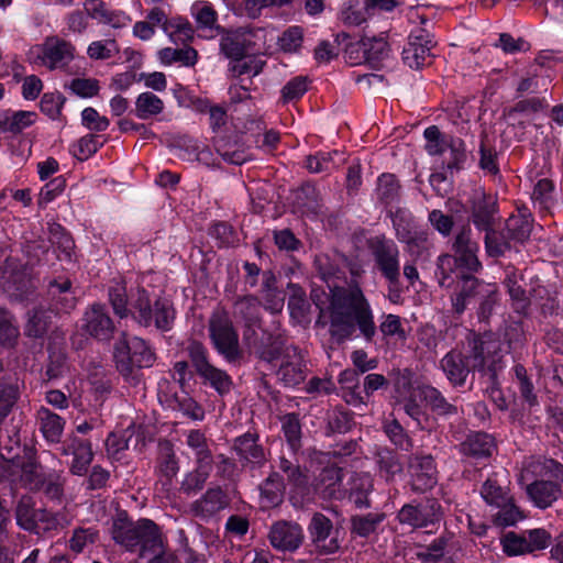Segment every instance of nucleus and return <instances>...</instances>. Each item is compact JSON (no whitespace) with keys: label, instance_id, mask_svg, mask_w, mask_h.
<instances>
[{"label":"nucleus","instance_id":"32","mask_svg":"<svg viewBox=\"0 0 563 563\" xmlns=\"http://www.w3.org/2000/svg\"><path fill=\"white\" fill-rule=\"evenodd\" d=\"M37 419L44 438L49 442H58L64 431L65 420L45 407L37 410Z\"/></svg>","mask_w":563,"mask_h":563},{"label":"nucleus","instance_id":"1","mask_svg":"<svg viewBox=\"0 0 563 563\" xmlns=\"http://www.w3.org/2000/svg\"><path fill=\"white\" fill-rule=\"evenodd\" d=\"M311 300L323 311L322 305L330 302V333L338 342L350 339L358 328L366 341H372L376 333L371 305L358 285L336 287L329 296L319 289L311 290Z\"/></svg>","mask_w":563,"mask_h":563},{"label":"nucleus","instance_id":"12","mask_svg":"<svg viewBox=\"0 0 563 563\" xmlns=\"http://www.w3.org/2000/svg\"><path fill=\"white\" fill-rule=\"evenodd\" d=\"M368 249L378 271L386 280H398L400 277V262L397 244L385 236H375L368 241Z\"/></svg>","mask_w":563,"mask_h":563},{"label":"nucleus","instance_id":"4","mask_svg":"<svg viewBox=\"0 0 563 563\" xmlns=\"http://www.w3.org/2000/svg\"><path fill=\"white\" fill-rule=\"evenodd\" d=\"M1 475L9 482L31 490H41L52 500H60L64 495L65 478L60 472L44 473L35 460L13 452V446L0 442Z\"/></svg>","mask_w":563,"mask_h":563},{"label":"nucleus","instance_id":"63","mask_svg":"<svg viewBox=\"0 0 563 563\" xmlns=\"http://www.w3.org/2000/svg\"><path fill=\"white\" fill-rule=\"evenodd\" d=\"M99 532L96 528H78L74 530L69 539V548L76 553H80L85 548L98 540Z\"/></svg>","mask_w":563,"mask_h":563},{"label":"nucleus","instance_id":"57","mask_svg":"<svg viewBox=\"0 0 563 563\" xmlns=\"http://www.w3.org/2000/svg\"><path fill=\"white\" fill-rule=\"evenodd\" d=\"M290 317L299 324L310 322L309 303L301 289L296 290L288 300Z\"/></svg>","mask_w":563,"mask_h":563},{"label":"nucleus","instance_id":"6","mask_svg":"<svg viewBox=\"0 0 563 563\" xmlns=\"http://www.w3.org/2000/svg\"><path fill=\"white\" fill-rule=\"evenodd\" d=\"M519 482L536 508H550L562 496L563 464L547 456H529L522 462Z\"/></svg>","mask_w":563,"mask_h":563},{"label":"nucleus","instance_id":"31","mask_svg":"<svg viewBox=\"0 0 563 563\" xmlns=\"http://www.w3.org/2000/svg\"><path fill=\"white\" fill-rule=\"evenodd\" d=\"M497 213V207L495 201L490 199L481 198L473 207L472 221L477 230L488 231L494 230L495 216Z\"/></svg>","mask_w":563,"mask_h":563},{"label":"nucleus","instance_id":"18","mask_svg":"<svg viewBox=\"0 0 563 563\" xmlns=\"http://www.w3.org/2000/svg\"><path fill=\"white\" fill-rule=\"evenodd\" d=\"M260 310V301L254 296L242 297L234 303V317L243 321L247 341L255 339L256 329L261 328Z\"/></svg>","mask_w":563,"mask_h":563},{"label":"nucleus","instance_id":"10","mask_svg":"<svg viewBox=\"0 0 563 563\" xmlns=\"http://www.w3.org/2000/svg\"><path fill=\"white\" fill-rule=\"evenodd\" d=\"M75 47L58 36H48L42 44L34 45L29 52L31 62L51 70L64 68L74 59Z\"/></svg>","mask_w":563,"mask_h":563},{"label":"nucleus","instance_id":"56","mask_svg":"<svg viewBox=\"0 0 563 563\" xmlns=\"http://www.w3.org/2000/svg\"><path fill=\"white\" fill-rule=\"evenodd\" d=\"M19 334V327L13 316L8 310L0 308V343L5 346H13Z\"/></svg>","mask_w":563,"mask_h":563},{"label":"nucleus","instance_id":"29","mask_svg":"<svg viewBox=\"0 0 563 563\" xmlns=\"http://www.w3.org/2000/svg\"><path fill=\"white\" fill-rule=\"evenodd\" d=\"M70 289L71 283L69 279L51 282L48 291L54 299L52 305L56 312H69L76 307V298Z\"/></svg>","mask_w":563,"mask_h":563},{"label":"nucleus","instance_id":"25","mask_svg":"<svg viewBox=\"0 0 563 563\" xmlns=\"http://www.w3.org/2000/svg\"><path fill=\"white\" fill-rule=\"evenodd\" d=\"M432 43L427 35L410 36L409 42L402 49V60L410 68H420L430 56Z\"/></svg>","mask_w":563,"mask_h":563},{"label":"nucleus","instance_id":"9","mask_svg":"<svg viewBox=\"0 0 563 563\" xmlns=\"http://www.w3.org/2000/svg\"><path fill=\"white\" fill-rule=\"evenodd\" d=\"M455 255L444 254L438 258L437 277L441 287H451L454 277L461 278L464 271L475 273L482 264L477 257L478 250H454Z\"/></svg>","mask_w":563,"mask_h":563},{"label":"nucleus","instance_id":"48","mask_svg":"<svg viewBox=\"0 0 563 563\" xmlns=\"http://www.w3.org/2000/svg\"><path fill=\"white\" fill-rule=\"evenodd\" d=\"M498 512L494 516V523L498 527H510L525 519L523 512L515 504L512 496L508 498L505 505H497Z\"/></svg>","mask_w":563,"mask_h":563},{"label":"nucleus","instance_id":"15","mask_svg":"<svg viewBox=\"0 0 563 563\" xmlns=\"http://www.w3.org/2000/svg\"><path fill=\"white\" fill-rule=\"evenodd\" d=\"M268 538L276 550L295 551L302 542L303 532L299 525L282 520L271 527Z\"/></svg>","mask_w":563,"mask_h":563},{"label":"nucleus","instance_id":"34","mask_svg":"<svg viewBox=\"0 0 563 563\" xmlns=\"http://www.w3.org/2000/svg\"><path fill=\"white\" fill-rule=\"evenodd\" d=\"M162 65L170 66L178 63L185 67H192L198 62V52L189 46L183 48L164 47L157 52Z\"/></svg>","mask_w":563,"mask_h":563},{"label":"nucleus","instance_id":"14","mask_svg":"<svg viewBox=\"0 0 563 563\" xmlns=\"http://www.w3.org/2000/svg\"><path fill=\"white\" fill-rule=\"evenodd\" d=\"M84 9L92 20L114 30L128 27L132 22L124 10L112 8L102 0H86Z\"/></svg>","mask_w":563,"mask_h":563},{"label":"nucleus","instance_id":"44","mask_svg":"<svg viewBox=\"0 0 563 563\" xmlns=\"http://www.w3.org/2000/svg\"><path fill=\"white\" fill-rule=\"evenodd\" d=\"M366 64L378 68L379 64L388 57L389 45L384 37H364Z\"/></svg>","mask_w":563,"mask_h":563},{"label":"nucleus","instance_id":"41","mask_svg":"<svg viewBox=\"0 0 563 563\" xmlns=\"http://www.w3.org/2000/svg\"><path fill=\"white\" fill-rule=\"evenodd\" d=\"M514 247H516V244H514L505 231L492 230L485 235V250L490 257H500Z\"/></svg>","mask_w":563,"mask_h":563},{"label":"nucleus","instance_id":"3","mask_svg":"<svg viewBox=\"0 0 563 563\" xmlns=\"http://www.w3.org/2000/svg\"><path fill=\"white\" fill-rule=\"evenodd\" d=\"M108 297L114 314L121 319L131 316L140 325H155L161 331H168L173 327L175 310L170 301L158 298L152 305L144 288H137L128 296L125 284L114 282L109 286Z\"/></svg>","mask_w":563,"mask_h":563},{"label":"nucleus","instance_id":"61","mask_svg":"<svg viewBox=\"0 0 563 563\" xmlns=\"http://www.w3.org/2000/svg\"><path fill=\"white\" fill-rule=\"evenodd\" d=\"M503 551L509 556L529 553L525 532H508L500 540Z\"/></svg>","mask_w":563,"mask_h":563},{"label":"nucleus","instance_id":"55","mask_svg":"<svg viewBox=\"0 0 563 563\" xmlns=\"http://www.w3.org/2000/svg\"><path fill=\"white\" fill-rule=\"evenodd\" d=\"M214 147L218 154L230 164L242 165L251 159V154L238 143H234V151H229L225 140L217 139Z\"/></svg>","mask_w":563,"mask_h":563},{"label":"nucleus","instance_id":"51","mask_svg":"<svg viewBox=\"0 0 563 563\" xmlns=\"http://www.w3.org/2000/svg\"><path fill=\"white\" fill-rule=\"evenodd\" d=\"M401 243L406 244L408 253L416 260L427 257L432 246L429 233L422 229L415 231V234H410Z\"/></svg>","mask_w":563,"mask_h":563},{"label":"nucleus","instance_id":"26","mask_svg":"<svg viewBox=\"0 0 563 563\" xmlns=\"http://www.w3.org/2000/svg\"><path fill=\"white\" fill-rule=\"evenodd\" d=\"M220 51L229 59L240 60L246 54V38L240 31H224L220 32Z\"/></svg>","mask_w":563,"mask_h":563},{"label":"nucleus","instance_id":"11","mask_svg":"<svg viewBox=\"0 0 563 563\" xmlns=\"http://www.w3.org/2000/svg\"><path fill=\"white\" fill-rule=\"evenodd\" d=\"M208 330L216 351L228 362L238 360L239 335L231 320L223 313H214L209 320Z\"/></svg>","mask_w":563,"mask_h":563},{"label":"nucleus","instance_id":"43","mask_svg":"<svg viewBox=\"0 0 563 563\" xmlns=\"http://www.w3.org/2000/svg\"><path fill=\"white\" fill-rule=\"evenodd\" d=\"M373 489V479L367 473H357L351 478L350 496L360 508L367 507V494Z\"/></svg>","mask_w":563,"mask_h":563},{"label":"nucleus","instance_id":"45","mask_svg":"<svg viewBox=\"0 0 563 563\" xmlns=\"http://www.w3.org/2000/svg\"><path fill=\"white\" fill-rule=\"evenodd\" d=\"M424 404L439 416H452L457 413V408L448 402L443 395L434 387L424 386Z\"/></svg>","mask_w":563,"mask_h":563},{"label":"nucleus","instance_id":"33","mask_svg":"<svg viewBox=\"0 0 563 563\" xmlns=\"http://www.w3.org/2000/svg\"><path fill=\"white\" fill-rule=\"evenodd\" d=\"M532 218L530 214L518 213L508 218L505 232L514 244H523L532 231Z\"/></svg>","mask_w":563,"mask_h":563},{"label":"nucleus","instance_id":"30","mask_svg":"<svg viewBox=\"0 0 563 563\" xmlns=\"http://www.w3.org/2000/svg\"><path fill=\"white\" fill-rule=\"evenodd\" d=\"M70 289L71 283L69 279L51 282L48 291L54 299L52 305L56 312H69L76 307V298Z\"/></svg>","mask_w":563,"mask_h":563},{"label":"nucleus","instance_id":"17","mask_svg":"<svg viewBox=\"0 0 563 563\" xmlns=\"http://www.w3.org/2000/svg\"><path fill=\"white\" fill-rule=\"evenodd\" d=\"M190 14L201 37L211 40L222 32V27L218 24V13L210 2H194L190 7Z\"/></svg>","mask_w":563,"mask_h":563},{"label":"nucleus","instance_id":"46","mask_svg":"<svg viewBox=\"0 0 563 563\" xmlns=\"http://www.w3.org/2000/svg\"><path fill=\"white\" fill-rule=\"evenodd\" d=\"M391 221L399 242H402L405 239L408 240L410 234H415V231L420 229L412 214L405 209H397L393 212Z\"/></svg>","mask_w":563,"mask_h":563},{"label":"nucleus","instance_id":"27","mask_svg":"<svg viewBox=\"0 0 563 563\" xmlns=\"http://www.w3.org/2000/svg\"><path fill=\"white\" fill-rule=\"evenodd\" d=\"M495 449L493 437L485 432H475L467 437L461 444V452L472 457L490 456Z\"/></svg>","mask_w":563,"mask_h":563},{"label":"nucleus","instance_id":"23","mask_svg":"<svg viewBox=\"0 0 563 563\" xmlns=\"http://www.w3.org/2000/svg\"><path fill=\"white\" fill-rule=\"evenodd\" d=\"M309 529L321 553L331 554L338 551V540L334 538L328 540L332 530V523L324 515L316 514L311 519Z\"/></svg>","mask_w":563,"mask_h":563},{"label":"nucleus","instance_id":"21","mask_svg":"<svg viewBox=\"0 0 563 563\" xmlns=\"http://www.w3.org/2000/svg\"><path fill=\"white\" fill-rule=\"evenodd\" d=\"M229 505L225 493L220 487L209 488L199 499L191 505V511L196 517L209 519L227 508Z\"/></svg>","mask_w":563,"mask_h":563},{"label":"nucleus","instance_id":"19","mask_svg":"<svg viewBox=\"0 0 563 563\" xmlns=\"http://www.w3.org/2000/svg\"><path fill=\"white\" fill-rule=\"evenodd\" d=\"M439 508L435 501L418 506L405 505L398 514V519L413 528H424L440 519Z\"/></svg>","mask_w":563,"mask_h":563},{"label":"nucleus","instance_id":"8","mask_svg":"<svg viewBox=\"0 0 563 563\" xmlns=\"http://www.w3.org/2000/svg\"><path fill=\"white\" fill-rule=\"evenodd\" d=\"M113 357L117 369L126 379L135 368H147L155 362V353L143 339L125 334L115 342Z\"/></svg>","mask_w":563,"mask_h":563},{"label":"nucleus","instance_id":"54","mask_svg":"<svg viewBox=\"0 0 563 563\" xmlns=\"http://www.w3.org/2000/svg\"><path fill=\"white\" fill-rule=\"evenodd\" d=\"M186 443L195 451L197 464H212V455L206 435L200 430H190Z\"/></svg>","mask_w":563,"mask_h":563},{"label":"nucleus","instance_id":"60","mask_svg":"<svg viewBox=\"0 0 563 563\" xmlns=\"http://www.w3.org/2000/svg\"><path fill=\"white\" fill-rule=\"evenodd\" d=\"M51 242L56 246V256L60 261H71L75 243L70 235L62 230L59 225L56 227V232L53 233Z\"/></svg>","mask_w":563,"mask_h":563},{"label":"nucleus","instance_id":"22","mask_svg":"<svg viewBox=\"0 0 563 563\" xmlns=\"http://www.w3.org/2000/svg\"><path fill=\"white\" fill-rule=\"evenodd\" d=\"M342 479L343 470L335 464L328 465L319 474L314 483V490L324 498L339 499L344 495Z\"/></svg>","mask_w":563,"mask_h":563},{"label":"nucleus","instance_id":"42","mask_svg":"<svg viewBox=\"0 0 563 563\" xmlns=\"http://www.w3.org/2000/svg\"><path fill=\"white\" fill-rule=\"evenodd\" d=\"M40 509L35 508V501L31 496H22L15 507V519L20 528L25 531H30L35 526L34 519L36 518Z\"/></svg>","mask_w":563,"mask_h":563},{"label":"nucleus","instance_id":"50","mask_svg":"<svg viewBox=\"0 0 563 563\" xmlns=\"http://www.w3.org/2000/svg\"><path fill=\"white\" fill-rule=\"evenodd\" d=\"M423 136L426 139L424 148L429 155L438 156L446 153L451 135L441 133L437 125H430L424 130Z\"/></svg>","mask_w":563,"mask_h":563},{"label":"nucleus","instance_id":"39","mask_svg":"<svg viewBox=\"0 0 563 563\" xmlns=\"http://www.w3.org/2000/svg\"><path fill=\"white\" fill-rule=\"evenodd\" d=\"M276 280L273 275H265L262 285V298L264 308L273 313L280 312L284 307V295L275 286Z\"/></svg>","mask_w":563,"mask_h":563},{"label":"nucleus","instance_id":"7","mask_svg":"<svg viewBox=\"0 0 563 563\" xmlns=\"http://www.w3.org/2000/svg\"><path fill=\"white\" fill-rule=\"evenodd\" d=\"M260 357L277 366V378L286 387L301 384L307 376V361L302 350L295 345L280 346L276 343L263 347Z\"/></svg>","mask_w":563,"mask_h":563},{"label":"nucleus","instance_id":"53","mask_svg":"<svg viewBox=\"0 0 563 563\" xmlns=\"http://www.w3.org/2000/svg\"><path fill=\"white\" fill-rule=\"evenodd\" d=\"M119 52L120 47L114 38L93 41L87 47L88 57L95 60L110 59Z\"/></svg>","mask_w":563,"mask_h":563},{"label":"nucleus","instance_id":"58","mask_svg":"<svg viewBox=\"0 0 563 563\" xmlns=\"http://www.w3.org/2000/svg\"><path fill=\"white\" fill-rule=\"evenodd\" d=\"M424 386L411 387L408 396L402 398L404 409L406 413L413 420L419 421L422 416V404L424 402Z\"/></svg>","mask_w":563,"mask_h":563},{"label":"nucleus","instance_id":"28","mask_svg":"<svg viewBox=\"0 0 563 563\" xmlns=\"http://www.w3.org/2000/svg\"><path fill=\"white\" fill-rule=\"evenodd\" d=\"M261 503L264 507L278 506L284 497L285 483L277 472H272L260 487Z\"/></svg>","mask_w":563,"mask_h":563},{"label":"nucleus","instance_id":"62","mask_svg":"<svg viewBox=\"0 0 563 563\" xmlns=\"http://www.w3.org/2000/svg\"><path fill=\"white\" fill-rule=\"evenodd\" d=\"M377 196L385 202L389 203L398 197L399 184L395 175L383 174L378 177L377 181Z\"/></svg>","mask_w":563,"mask_h":563},{"label":"nucleus","instance_id":"36","mask_svg":"<svg viewBox=\"0 0 563 563\" xmlns=\"http://www.w3.org/2000/svg\"><path fill=\"white\" fill-rule=\"evenodd\" d=\"M164 33L174 44L185 45L188 42L192 41L195 30L191 23L188 21V19L176 15L170 16V20L167 23Z\"/></svg>","mask_w":563,"mask_h":563},{"label":"nucleus","instance_id":"59","mask_svg":"<svg viewBox=\"0 0 563 563\" xmlns=\"http://www.w3.org/2000/svg\"><path fill=\"white\" fill-rule=\"evenodd\" d=\"M283 433L292 450L300 444L301 424L297 413H287L282 418Z\"/></svg>","mask_w":563,"mask_h":563},{"label":"nucleus","instance_id":"40","mask_svg":"<svg viewBox=\"0 0 563 563\" xmlns=\"http://www.w3.org/2000/svg\"><path fill=\"white\" fill-rule=\"evenodd\" d=\"M205 383H208L219 395H225L230 393L232 388V378L230 375L220 369L212 364L205 368L201 373L198 374Z\"/></svg>","mask_w":563,"mask_h":563},{"label":"nucleus","instance_id":"64","mask_svg":"<svg viewBox=\"0 0 563 563\" xmlns=\"http://www.w3.org/2000/svg\"><path fill=\"white\" fill-rule=\"evenodd\" d=\"M384 431L388 439L399 449L401 450H410L411 449V440L406 433L402 426L396 420L393 419L390 421H386L384 423Z\"/></svg>","mask_w":563,"mask_h":563},{"label":"nucleus","instance_id":"47","mask_svg":"<svg viewBox=\"0 0 563 563\" xmlns=\"http://www.w3.org/2000/svg\"><path fill=\"white\" fill-rule=\"evenodd\" d=\"M378 329L384 339H395L405 341L407 332L402 319L394 313H383L380 317Z\"/></svg>","mask_w":563,"mask_h":563},{"label":"nucleus","instance_id":"2","mask_svg":"<svg viewBox=\"0 0 563 563\" xmlns=\"http://www.w3.org/2000/svg\"><path fill=\"white\" fill-rule=\"evenodd\" d=\"M111 536L115 543L135 553L146 563H177L176 555L165 544L157 525L150 519L133 522L126 512L117 515L112 521Z\"/></svg>","mask_w":563,"mask_h":563},{"label":"nucleus","instance_id":"16","mask_svg":"<svg viewBox=\"0 0 563 563\" xmlns=\"http://www.w3.org/2000/svg\"><path fill=\"white\" fill-rule=\"evenodd\" d=\"M84 328L87 333L98 340H110L115 329L106 307L100 303H95L86 310Z\"/></svg>","mask_w":563,"mask_h":563},{"label":"nucleus","instance_id":"20","mask_svg":"<svg viewBox=\"0 0 563 563\" xmlns=\"http://www.w3.org/2000/svg\"><path fill=\"white\" fill-rule=\"evenodd\" d=\"M64 455H73L69 471L77 476L86 475L89 465L93 460L91 443L78 438H71L63 446Z\"/></svg>","mask_w":563,"mask_h":563},{"label":"nucleus","instance_id":"35","mask_svg":"<svg viewBox=\"0 0 563 563\" xmlns=\"http://www.w3.org/2000/svg\"><path fill=\"white\" fill-rule=\"evenodd\" d=\"M481 496L485 503L492 507L505 505L508 498L511 497L508 488L501 485L496 473L483 483Z\"/></svg>","mask_w":563,"mask_h":563},{"label":"nucleus","instance_id":"37","mask_svg":"<svg viewBox=\"0 0 563 563\" xmlns=\"http://www.w3.org/2000/svg\"><path fill=\"white\" fill-rule=\"evenodd\" d=\"M462 286L457 294L452 297V306L456 313L461 314L466 309L471 298L478 295V288L482 286L478 279L470 275H462Z\"/></svg>","mask_w":563,"mask_h":563},{"label":"nucleus","instance_id":"38","mask_svg":"<svg viewBox=\"0 0 563 563\" xmlns=\"http://www.w3.org/2000/svg\"><path fill=\"white\" fill-rule=\"evenodd\" d=\"M164 110L163 100L155 93L146 91L136 97L135 115L141 120H147L158 115Z\"/></svg>","mask_w":563,"mask_h":563},{"label":"nucleus","instance_id":"49","mask_svg":"<svg viewBox=\"0 0 563 563\" xmlns=\"http://www.w3.org/2000/svg\"><path fill=\"white\" fill-rule=\"evenodd\" d=\"M211 470V464H198L197 467L187 473L181 482L180 489L187 494L191 495L202 489L205 483L207 482Z\"/></svg>","mask_w":563,"mask_h":563},{"label":"nucleus","instance_id":"13","mask_svg":"<svg viewBox=\"0 0 563 563\" xmlns=\"http://www.w3.org/2000/svg\"><path fill=\"white\" fill-rule=\"evenodd\" d=\"M408 472L412 490L424 493L438 483V471L433 457L416 454L409 459Z\"/></svg>","mask_w":563,"mask_h":563},{"label":"nucleus","instance_id":"5","mask_svg":"<svg viewBox=\"0 0 563 563\" xmlns=\"http://www.w3.org/2000/svg\"><path fill=\"white\" fill-rule=\"evenodd\" d=\"M440 364L448 379L455 386L465 383L471 368L487 374L492 380H495L505 367L500 354V342L492 335L474 339L471 356H464L462 352L452 350L443 356Z\"/></svg>","mask_w":563,"mask_h":563},{"label":"nucleus","instance_id":"52","mask_svg":"<svg viewBox=\"0 0 563 563\" xmlns=\"http://www.w3.org/2000/svg\"><path fill=\"white\" fill-rule=\"evenodd\" d=\"M377 464L380 476L386 481H393L397 474L402 472V464L396 453L383 450L377 455Z\"/></svg>","mask_w":563,"mask_h":563},{"label":"nucleus","instance_id":"24","mask_svg":"<svg viewBox=\"0 0 563 563\" xmlns=\"http://www.w3.org/2000/svg\"><path fill=\"white\" fill-rule=\"evenodd\" d=\"M234 450L240 461L245 464L262 466L266 461L264 449L258 444L256 434L247 432L239 437L235 440Z\"/></svg>","mask_w":563,"mask_h":563}]
</instances>
